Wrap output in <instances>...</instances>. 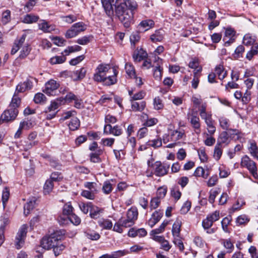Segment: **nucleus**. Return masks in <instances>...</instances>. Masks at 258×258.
Segmentation results:
<instances>
[{
	"label": "nucleus",
	"mask_w": 258,
	"mask_h": 258,
	"mask_svg": "<svg viewBox=\"0 0 258 258\" xmlns=\"http://www.w3.org/2000/svg\"><path fill=\"white\" fill-rule=\"evenodd\" d=\"M153 104L154 109L156 110L162 109L164 107L162 101L159 97L154 98Z\"/></svg>",
	"instance_id": "603ef678"
},
{
	"label": "nucleus",
	"mask_w": 258,
	"mask_h": 258,
	"mask_svg": "<svg viewBox=\"0 0 258 258\" xmlns=\"http://www.w3.org/2000/svg\"><path fill=\"white\" fill-rule=\"evenodd\" d=\"M112 185L109 181H106L104 182L102 187V190L104 194H109L112 191Z\"/></svg>",
	"instance_id": "8fccbe9b"
},
{
	"label": "nucleus",
	"mask_w": 258,
	"mask_h": 258,
	"mask_svg": "<svg viewBox=\"0 0 258 258\" xmlns=\"http://www.w3.org/2000/svg\"><path fill=\"white\" fill-rule=\"evenodd\" d=\"M249 221V218L246 215H241L237 218L236 222L239 225H244Z\"/></svg>",
	"instance_id": "6e6d98bb"
},
{
	"label": "nucleus",
	"mask_w": 258,
	"mask_h": 258,
	"mask_svg": "<svg viewBox=\"0 0 258 258\" xmlns=\"http://www.w3.org/2000/svg\"><path fill=\"white\" fill-rule=\"evenodd\" d=\"M11 19V12L6 10L2 14V21L4 24H7Z\"/></svg>",
	"instance_id": "0e129e2a"
},
{
	"label": "nucleus",
	"mask_w": 258,
	"mask_h": 258,
	"mask_svg": "<svg viewBox=\"0 0 258 258\" xmlns=\"http://www.w3.org/2000/svg\"><path fill=\"white\" fill-rule=\"evenodd\" d=\"M86 73V70L84 68H82L80 70L73 72L71 73V76L74 80L77 81L84 78L85 76Z\"/></svg>",
	"instance_id": "412c9836"
},
{
	"label": "nucleus",
	"mask_w": 258,
	"mask_h": 258,
	"mask_svg": "<svg viewBox=\"0 0 258 258\" xmlns=\"http://www.w3.org/2000/svg\"><path fill=\"white\" fill-rule=\"evenodd\" d=\"M84 186L86 188H88V190L93 191L97 193L98 190L97 188V184L93 182H87L84 183Z\"/></svg>",
	"instance_id": "864d4df0"
},
{
	"label": "nucleus",
	"mask_w": 258,
	"mask_h": 258,
	"mask_svg": "<svg viewBox=\"0 0 258 258\" xmlns=\"http://www.w3.org/2000/svg\"><path fill=\"white\" fill-rule=\"evenodd\" d=\"M103 209L93 205L90 212V216L93 219L99 218L103 213Z\"/></svg>",
	"instance_id": "a211bd4d"
},
{
	"label": "nucleus",
	"mask_w": 258,
	"mask_h": 258,
	"mask_svg": "<svg viewBox=\"0 0 258 258\" xmlns=\"http://www.w3.org/2000/svg\"><path fill=\"white\" fill-rule=\"evenodd\" d=\"M241 165L246 167L255 178H258L257 167L255 163L251 160L248 156L243 157L241 161Z\"/></svg>",
	"instance_id": "39448f33"
},
{
	"label": "nucleus",
	"mask_w": 258,
	"mask_h": 258,
	"mask_svg": "<svg viewBox=\"0 0 258 258\" xmlns=\"http://www.w3.org/2000/svg\"><path fill=\"white\" fill-rule=\"evenodd\" d=\"M81 47L79 45L69 46L64 51V52L66 53V55H68L70 53L79 51L81 50Z\"/></svg>",
	"instance_id": "338daca9"
},
{
	"label": "nucleus",
	"mask_w": 258,
	"mask_h": 258,
	"mask_svg": "<svg viewBox=\"0 0 258 258\" xmlns=\"http://www.w3.org/2000/svg\"><path fill=\"white\" fill-rule=\"evenodd\" d=\"M118 71L114 67L111 68L108 64H100L95 69L93 80L101 82L103 85L110 86L117 82L116 76Z\"/></svg>",
	"instance_id": "f257e3e1"
},
{
	"label": "nucleus",
	"mask_w": 258,
	"mask_h": 258,
	"mask_svg": "<svg viewBox=\"0 0 258 258\" xmlns=\"http://www.w3.org/2000/svg\"><path fill=\"white\" fill-rule=\"evenodd\" d=\"M215 71V74L218 76V78L221 80L224 79L227 76V72L222 65L217 66Z\"/></svg>",
	"instance_id": "393cba45"
},
{
	"label": "nucleus",
	"mask_w": 258,
	"mask_h": 258,
	"mask_svg": "<svg viewBox=\"0 0 258 258\" xmlns=\"http://www.w3.org/2000/svg\"><path fill=\"white\" fill-rule=\"evenodd\" d=\"M39 19L37 16L32 14H27L24 16L23 22L25 23L30 24L37 22Z\"/></svg>",
	"instance_id": "2f4dec72"
},
{
	"label": "nucleus",
	"mask_w": 258,
	"mask_h": 258,
	"mask_svg": "<svg viewBox=\"0 0 258 258\" xmlns=\"http://www.w3.org/2000/svg\"><path fill=\"white\" fill-rule=\"evenodd\" d=\"M161 217V213L158 211L154 212L152 214L151 218L148 221L149 225L151 227H153L160 220Z\"/></svg>",
	"instance_id": "5701e85b"
},
{
	"label": "nucleus",
	"mask_w": 258,
	"mask_h": 258,
	"mask_svg": "<svg viewBox=\"0 0 258 258\" xmlns=\"http://www.w3.org/2000/svg\"><path fill=\"white\" fill-rule=\"evenodd\" d=\"M244 51V47L243 46L240 45L238 46L235 49L233 56L235 58L238 59L242 57V53Z\"/></svg>",
	"instance_id": "4d7b16f0"
},
{
	"label": "nucleus",
	"mask_w": 258,
	"mask_h": 258,
	"mask_svg": "<svg viewBox=\"0 0 258 258\" xmlns=\"http://www.w3.org/2000/svg\"><path fill=\"white\" fill-rule=\"evenodd\" d=\"M115 14L124 27L128 28L134 23V13L127 9H123L122 6H116Z\"/></svg>",
	"instance_id": "f03ea898"
},
{
	"label": "nucleus",
	"mask_w": 258,
	"mask_h": 258,
	"mask_svg": "<svg viewBox=\"0 0 258 258\" xmlns=\"http://www.w3.org/2000/svg\"><path fill=\"white\" fill-rule=\"evenodd\" d=\"M124 254V252L121 250H118L116 251H114L111 253H106L103 254L99 258H119L120 256L123 255Z\"/></svg>",
	"instance_id": "c85d7f7f"
},
{
	"label": "nucleus",
	"mask_w": 258,
	"mask_h": 258,
	"mask_svg": "<svg viewBox=\"0 0 258 258\" xmlns=\"http://www.w3.org/2000/svg\"><path fill=\"white\" fill-rule=\"evenodd\" d=\"M46 97L41 93H38L36 94L34 97V101L37 104L44 103L46 102Z\"/></svg>",
	"instance_id": "4c0bfd02"
},
{
	"label": "nucleus",
	"mask_w": 258,
	"mask_h": 258,
	"mask_svg": "<svg viewBox=\"0 0 258 258\" xmlns=\"http://www.w3.org/2000/svg\"><path fill=\"white\" fill-rule=\"evenodd\" d=\"M98 224L100 227L105 229H110L112 227L111 221L108 219H100L98 221Z\"/></svg>",
	"instance_id": "e433bc0d"
},
{
	"label": "nucleus",
	"mask_w": 258,
	"mask_h": 258,
	"mask_svg": "<svg viewBox=\"0 0 258 258\" xmlns=\"http://www.w3.org/2000/svg\"><path fill=\"white\" fill-rule=\"evenodd\" d=\"M167 187L165 186L159 187L157 191L156 197L160 199H163L166 195Z\"/></svg>",
	"instance_id": "79ce46f5"
},
{
	"label": "nucleus",
	"mask_w": 258,
	"mask_h": 258,
	"mask_svg": "<svg viewBox=\"0 0 258 258\" xmlns=\"http://www.w3.org/2000/svg\"><path fill=\"white\" fill-rule=\"evenodd\" d=\"M73 209V208L71 204H67L63 207V213L70 216L72 214Z\"/></svg>",
	"instance_id": "774afa93"
},
{
	"label": "nucleus",
	"mask_w": 258,
	"mask_h": 258,
	"mask_svg": "<svg viewBox=\"0 0 258 258\" xmlns=\"http://www.w3.org/2000/svg\"><path fill=\"white\" fill-rule=\"evenodd\" d=\"M138 216V210L136 207H132L127 212L126 217L135 223Z\"/></svg>",
	"instance_id": "b1692460"
},
{
	"label": "nucleus",
	"mask_w": 258,
	"mask_h": 258,
	"mask_svg": "<svg viewBox=\"0 0 258 258\" xmlns=\"http://www.w3.org/2000/svg\"><path fill=\"white\" fill-rule=\"evenodd\" d=\"M66 58L64 56H55L50 58V62L52 64L62 63Z\"/></svg>",
	"instance_id": "37998d69"
},
{
	"label": "nucleus",
	"mask_w": 258,
	"mask_h": 258,
	"mask_svg": "<svg viewBox=\"0 0 258 258\" xmlns=\"http://www.w3.org/2000/svg\"><path fill=\"white\" fill-rule=\"evenodd\" d=\"M10 197V190L7 187H5L2 193V200L4 207L8 202Z\"/></svg>",
	"instance_id": "de8ad7c7"
},
{
	"label": "nucleus",
	"mask_w": 258,
	"mask_h": 258,
	"mask_svg": "<svg viewBox=\"0 0 258 258\" xmlns=\"http://www.w3.org/2000/svg\"><path fill=\"white\" fill-rule=\"evenodd\" d=\"M194 175L198 177H203L204 178H207L208 174H205L204 169L201 167H198L194 172Z\"/></svg>",
	"instance_id": "bf43d9fd"
},
{
	"label": "nucleus",
	"mask_w": 258,
	"mask_h": 258,
	"mask_svg": "<svg viewBox=\"0 0 258 258\" xmlns=\"http://www.w3.org/2000/svg\"><path fill=\"white\" fill-rule=\"evenodd\" d=\"M61 20L68 24H71L76 21L77 18L76 16L73 15H69L68 16H63L60 17Z\"/></svg>",
	"instance_id": "49530a36"
},
{
	"label": "nucleus",
	"mask_w": 258,
	"mask_h": 258,
	"mask_svg": "<svg viewBox=\"0 0 258 258\" xmlns=\"http://www.w3.org/2000/svg\"><path fill=\"white\" fill-rule=\"evenodd\" d=\"M87 26L83 22H80L73 25L67 31L65 36L67 38H72L82 32L86 30Z\"/></svg>",
	"instance_id": "7ed1b4c3"
},
{
	"label": "nucleus",
	"mask_w": 258,
	"mask_h": 258,
	"mask_svg": "<svg viewBox=\"0 0 258 258\" xmlns=\"http://www.w3.org/2000/svg\"><path fill=\"white\" fill-rule=\"evenodd\" d=\"M119 223L122 227L127 228L132 226L135 223L126 217V219H119Z\"/></svg>",
	"instance_id": "052dcab7"
},
{
	"label": "nucleus",
	"mask_w": 258,
	"mask_h": 258,
	"mask_svg": "<svg viewBox=\"0 0 258 258\" xmlns=\"http://www.w3.org/2000/svg\"><path fill=\"white\" fill-rule=\"evenodd\" d=\"M219 123L220 126L223 129L226 130H229V127L230 126V122L228 119L224 117H221L219 118Z\"/></svg>",
	"instance_id": "c03bdc74"
},
{
	"label": "nucleus",
	"mask_w": 258,
	"mask_h": 258,
	"mask_svg": "<svg viewBox=\"0 0 258 258\" xmlns=\"http://www.w3.org/2000/svg\"><path fill=\"white\" fill-rule=\"evenodd\" d=\"M39 28L44 32H51L54 30L53 25H49L47 22L42 20L38 24Z\"/></svg>",
	"instance_id": "aec40b11"
},
{
	"label": "nucleus",
	"mask_w": 258,
	"mask_h": 258,
	"mask_svg": "<svg viewBox=\"0 0 258 258\" xmlns=\"http://www.w3.org/2000/svg\"><path fill=\"white\" fill-rule=\"evenodd\" d=\"M58 240L54 236L44 237L41 241V246L45 249H49L54 247Z\"/></svg>",
	"instance_id": "9d476101"
},
{
	"label": "nucleus",
	"mask_w": 258,
	"mask_h": 258,
	"mask_svg": "<svg viewBox=\"0 0 258 258\" xmlns=\"http://www.w3.org/2000/svg\"><path fill=\"white\" fill-rule=\"evenodd\" d=\"M154 77L157 80H160L162 77V70L160 66H157L154 70Z\"/></svg>",
	"instance_id": "69168bd1"
},
{
	"label": "nucleus",
	"mask_w": 258,
	"mask_h": 258,
	"mask_svg": "<svg viewBox=\"0 0 258 258\" xmlns=\"http://www.w3.org/2000/svg\"><path fill=\"white\" fill-rule=\"evenodd\" d=\"M60 86L59 82L51 79L47 81L45 84V89L43 92L49 95H55L57 90Z\"/></svg>",
	"instance_id": "0eeeda50"
},
{
	"label": "nucleus",
	"mask_w": 258,
	"mask_h": 258,
	"mask_svg": "<svg viewBox=\"0 0 258 258\" xmlns=\"http://www.w3.org/2000/svg\"><path fill=\"white\" fill-rule=\"evenodd\" d=\"M92 206L93 204L90 202L86 203L81 202L79 204L80 210L85 214H87L89 212H90Z\"/></svg>",
	"instance_id": "7c9ffc66"
},
{
	"label": "nucleus",
	"mask_w": 258,
	"mask_h": 258,
	"mask_svg": "<svg viewBox=\"0 0 258 258\" xmlns=\"http://www.w3.org/2000/svg\"><path fill=\"white\" fill-rule=\"evenodd\" d=\"M0 221L1 222V225L0 226V229L3 227L4 232H5V227L8 225L10 223L9 217L8 214H4L0 217Z\"/></svg>",
	"instance_id": "a19ab883"
},
{
	"label": "nucleus",
	"mask_w": 258,
	"mask_h": 258,
	"mask_svg": "<svg viewBox=\"0 0 258 258\" xmlns=\"http://www.w3.org/2000/svg\"><path fill=\"white\" fill-rule=\"evenodd\" d=\"M173 242L178 247L180 251H182L184 250V247L183 243L180 236L174 237Z\"/></svg>",
	"instance_id": "e2e57ef3"
},
{
	"label": "nucleus",
	"mask_w": 258,
	"mask_h": 258,
	"mask_svg": "<svg viewBox=\"0 0 258 258\" xmlns=\"http://www.w3.org/2000/svg\"><path fill=\"white\" fill-rule=\"evenodd\" d=\"M96 194L90 190H83L81 192V195L87 199L92 200L95 199Z\"/></svg>",
	"instance_id": "3c124183"
},
{
	"label": "nucleus",
	"mask_w": 258,
	"mask_h": 258,
	"mask_svg": "<svg viewBox=\"0 0 258 258\" xmlns=\"http://www.w3.org/2000/svg\"><path fill=\"white\" fill-rule=\"evenodd\" d=\"M33 87V82L30 80L27 79L24 82H21L16 87L15 93L17 94L19 93H23L27 90L32 89Z\"/></svg>",
	"instance_id": "f8f14e48"
},
{
	"label": "nucleus",
	"mask_w": 258,
	"mask_h": 258,
	"mask_svg": "<svg viewBox=\"0 0 258 258\" xmlns=\"http://www.w3.org/2000/svg\"><path fill=\"white\" fill-rule=\"evenodd\" d=\"M197 112H195L194 110H191L187 113L188 119L190 121L192 127L195 129V132L197 134H199L201 132L200 118L196 115Z\"/></svg>",
	"instance_id": "6e6552de"
},
{
	"label": "nucleus",
	"mask_w": 258,
	"mask_h": 258,
	"mask_svg": "<svg viewBox=\"0 0 258 258\" xmlns=\"http://www.w3.org/2000/svg\"><path fill=\"white\" fill-rule=\"evenodd\" d=\"M132 102V109L134 111H142L143 110L146 106V102L142 101L141 103L137 102Z\"/></svg>",
	"instance_id": "bb28decb"
},
{
	"label": "nucleus",
	"mask_w": 258,
	"mask_h": 258,
	"mask_svg": "<svg viewBox=\"0 0 258 258\" xmlns=\"http://www.w3.org/2000/svg\"><path fill=\"white\" fill-rule=\"evenodd\" d=\"M164 38V31L158 30L155 32L150 36V39L153 42H161Z\"/></svg>",
	"instance_id": "4be33fe9"
},
{
	"label": "nucleus",
	"mask_w": 258,
	"mask_h": 258,
	"mask_svg": "<svg viewBox=\"0 0 258 258\" xmlns=\"http://www.w3.org/2000/svg\"><path fill=\"white\" fill-rule=\"evenodd\" d=\"M18 114L17 108H11L5 110L1 115V119L3 121L9 122L15 119Z\"/></svg>",
	"instance_id": "1a4fd4ad"
},
{
	"label": "nucleus",
	"mask_w": 258,
	"mask_h": 258,
	"mask_svg": "<svg viewBox=\"0 0 258 258\" xmlns=\"http://www.w3.org/2000/svg\"><path fill=\"white\" fill-rule=\"evenodd\" d=\"M222 145H220V144H217L216 145L214 149V158L216 160H219L222 154Z\"/></svg>",
	"instance_id": "f704fd0d"
},
{
	"label": "nucleus",
	"mask_w": 258,
	"mask_h": 258,
	"mask_svg": "<svg viewBox=\"0 0 258 258\" xmlns=\"http://www.w3.org/2000/svg\"><path fill=\"white\" fill-rule=\"evenodd\" d=\"M154 25V22L153 20L147 19L143 20L138 25V29L142 31H145L152 28Z\"/></svg>",
	"instance_id": "2eb2a0df"
},
{
	"label": "nucleus",
	"mask_w": 258,
	"mask_h": 258,
	"mask_svg": "<svg viewBox=\"0 0 258 258\" xmlns=\"http://www.w3.org/2000/svg\"><path fill=\"white\" fill-rule=\"evenodd\" d=\"M102 6L108 16L113 14V8L110 2V0H101Z\"/></svg>",
	"instance_id": "a878e982"
},
{
	"label": "nucleus",
	"mask_w": 258,
	"mask_h": 258,
	"mask_svg": "<svg viewBox=\"0 0 258 258\" xmlns=\"http://www.w3.org/2000/svg\"><path fill=\"white\" fill-rule=\"evenodd\" d=\"M36 198H32L24 206V214L27 216L31 210L33 209L36 205Z\"/></svg>",
	"instance_id": "f3484780"
},
{
	"label": "nucleus",
	"mask_w": 258,
	"mask_h": 258,
	"mask_svg": "<svg viewBox=\"0 0 258 258\" xmlns=\"http://www.w3.org/2000/svg\"><path fill=\"white\" fill-rule=\"evenodd\" d=\"M26 34H23L22 36L16 40L14 43V45L12 49L11 53L12 54H15L18 50L22 46L24 41L25 40Z\"/></svg>",
	"instance_id": "dca6fc26"
},
{
	"label": "nucleus",
	"mask_w": 258,
	"mask_h": 258,
	"mask_svg": "<svg viewBox=\"0 0 258 258\" xmlns=\"http://www.w3.org/2000/svg\"><path fill=\"white\" fill-rule=\"evenodd\" d=\"M248 150L251 155L258 160V147L255 142H250Z\"/></svg>",
	"instance_id": "72a5a7b5"
},
{
	"label": "nucleus",
	"mask_w": 258,
	"mask_h": 258,
	"mask_svg": "<svg viewBox=\"0 0 258 258\" xmlns=\"http://www.w3.org/2000/svg\"><path fill=\"white\" fill-rule=\"evenodd\" d=\"M181 224L182 222L181 220L177 219V220L173 224L172 233L174 238L180 236V227Z\"/></svg>",
	"instance_id": "6ab92c4d"
},
{
	"label": "nucleus",
	"mask_w": 258,
	"mask_h": 258,
	"mask_svg": "<svg viewBox=\"0 0 258 258\" xmlns=\"http://www.w3.org/2000/svg\"><path fill=\"white\" fill-rule=\"evenodd\" d=\"M161 200L159 198L155 197L152 198L150 201V207L151 209H156L160 204Z\"/></svg>",
	"instance_id": "13d9d810"
},
{
	"label": "nucleus",
	"mask_w": 258,
	"mask_h": 258,
	"mask_svg": "<svg viewBox=\"0 0 258 258\" xmlns=\"http://www.w3.org/2000/svg\"><path fill=\"white\" fill-rule=\"evenodd\" d=\"M103 133L106 135L111 134L115 136H119L122 134V130L117 125L112 126L109 124H106L104 126Z\"/></svg>",
	"instance_id": "9b49d317"
},
{
	"label": "nucleus",
	"mask_w": 258,
	"mask_h": 258,
	"mask_svg": "<svg viewBox=\"0 0 258 258\" xmlns=\"http://www.w3.org/2000/svg\"><path fill=\"white\" fill-rule=\"evenodd\" d=\"M123 9H127L129 11L133 12L138 9V5L136 0H124L123 2L121 3L116 6H122Z\"/></svg>",
	"instance_id": "ddd939ff"
},
{
	"label": "nucleus",
	"mask_w": 258,
	"mask_h": 258,
	"mask_svg": "<svg viewBox=\"0 0 258 258\" xmlns=\"http://www.w3.org/2000/svg\"><path fill=\"white\" fill-rule=\"evenodd\" d=\"M154 173L157 176H162L167 174L169 167L163 165L161 162H156L154 165Z\"/></svg>",
	"instance_id": "4468645a"
},
{
	"label": "nucleus",
	"mask_w": 258,
	"mask_h": 258,
	"mask_svg": "<svg viewBox=\"0 0 258 258\" xmlns=\"http://www.w3.org/2000/svg\"><path fill=\"white\" fill-rule=\"evenodd\" d=\"M27 232V226L23 225L18 232L15 239V244L17 249L21 248L23 245Z\"/></svg>",
	"instance_id": "423d86ee"
},
{
	"label": "nucleus",
	"mask_w": 258,
	"mask_h": 258,
	"mask_svg": "<svg viewBox=\"0 0 258 258\" xmlns=\"http://www.w3.org/2000/svg\"><path fill=\"white\" fill-rule=\"evenodd\" d=\"M53 184L52 180H47L44 185V192L45 194H48L52 190Z\"/></svg>",
	"instance_id": "a18cd8bd"
},
{
	"label": "nucleus",
	"mask_w": 258,
	"mask_h": 258,
	"mask_svg": "<svg viewBox=\"0 0 258 258\" xmlns=\"http://www.w3.org/2000/svg\"><path fill=\"white\" fill-rule=\"evenodd\" d=\"M168 222H163L161 224V225L159 226V228L152 230L151 234L152 235H156V234L162 233L164 231V229H165V228L166 227V226L168 225Z\"/></svg>",
	"instance_id": "09e8293b"
},
{
	"label": "nucleus",
	"mask_w": 258,
	"mask_h": 258,
	"mask_svg": "<svg viewBox=\"0 0 258 258\" xmlns=\"http://www.w3.org/2000/svg\"><path fill=\"white\" fill-rule=\"evenodd\" d=\"M145 95V92L144 91H141L137 93H135L133 96H132V99H130V101H133L134 100L142 99L144 98Z\"/></svg>",
	"instance_id": "680f3d73"
},
{
	"label": "nucleus",
	"mask_w": 258,
	"mask_h": 258,
	"mask_svg": "<svg viewBox=\"0 0 258 258\" xmlns=\"http://www.w3.org/2000/svg\"><path fill=\"white\" fill-rule=\"evenodd\" d=\"M255 37L250 34H246L244 35L243 39V43L246 46H250L254 44Z\"/></svg>",
	"instance_id": "c756f323"
},
{
	"label": "nucleus",
	"mask_w": 258,
	"mask_h": 258,
	"mask_svg": "<svg viewBox=\"0 0 258 258\" xmlns=\"http://www.w3.org/2000/svg\"><path fill=\"white\" fill-rule=\"evenodd\" d=\"M239 131L236 129H230L228 131L223 132L221 133L218 139L217 144L222 145V144L228 145L230 143L232 138L234 136L237 135Z\"/></svg>",
	"instance_id": "20e7f679"
},
{
	"label": "nucleus",
	"mask_w": 258,
	"mask_h": 258,
	"mask_svg": "<svg viewBox=\"0 0 258 258\" xmlns=\"http://www.w3.org/2000/svg\"><path fill=\"white\" fill-rule=\"evenodd\" d=\"M85 234L87 238L92 240H97L100 237V235L98 233L90 229H87L85 232Z\"/></svg>",
	"instance_id": "cd10ccee"
},
{
	"label": "nucleus",
	"mask_w": 258,
	"mask_h": 258,
	"mask_svg": "<svg viewBox=\"0 0 258 258\" xmlns=\"http://www.w3.org/2000/svg\"><path fill=\"white\" fill-rule=\"evenodd\" d=\"M220 192V188H216L212 189L210 191V195L209 197V201L210 203L213 204L217 196Z\"/></svg>",
	"instance_id": "ea45409f"
},
{
	"label": "nucleus",
	"mask_w": 258,
	"mask_h": 258,
	"mask_svg": "<svg viewBox=\"0 0 258 258\" xmlns=\"http://www.w3.org/2000/svg\"><path fill=\"white\" fill-rule=\"evenodd\" d=\"M80 123L78 118L74 117L68 124L69 128L72 131L77 130L80 126Z\"/></svg>",
	"instance_id": "473e14b6"
},
{
	"label": "nucleus",
	"mask_w": 258,
	"mask_h": 258,
	"mask_svg": "<svg viewBox=\"0 0 258 258\" xmlns=\"http://www.w3.org/2000/svg\"><path fill=\"white\" fill-rule=\"evenodd\" d=\"M20 102L21 99L20 97L18 96L17 93H15L10 105V107L11 108H17L19 106Z\"/></svg>",
	"instance_id": "58836bf2"
},
{
	"label": "nucleus",
	"mask_w": 258,
	"mask_h": 258,
	"mask_svg": "<svg viewBox=\"0 0 258 258\" xmlns=\"http://www.w3.org/2000/svg\"><path fill=\"white\" fill-rule=\"evenodd\" d=\"M125 69L126 73L130 78H132L133 77H135V70L134 66L132 64L126 63L125 64Z\"/></svg>",
	"instance_id": "c9c22d12"
},
{
	"label": "nucleus",
	"mask_w": 258,
	"mask_h": 258,
	"mask_svg": "<svg viewBox=\"0 0 258 258\" xmlns=\"http://www.w3.org/2000/svg\"><path fill=\"white\" fill-rule=\"evenodd\" d=\"M30 49L28 44H27L24 45L20 51V57L23 58L27 56L30 51Z\"/></svg>",
	"instance_id": "5fc2aeb1"
}]
</instances>
